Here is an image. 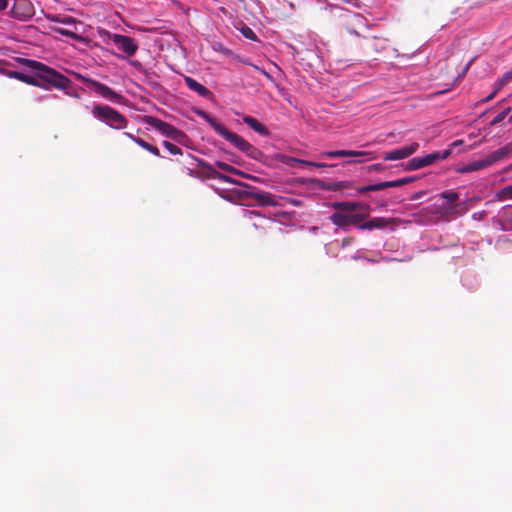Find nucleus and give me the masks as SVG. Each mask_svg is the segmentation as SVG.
<instances>
[{"label":"nucleus","instance_id":"obj_12","mask_svg":"<svg viewBox=\"0 0 512 512\" xmlns=\"http://www.w3.org/2000/svg\"><path fill=\"white\" fill-rule=\"evenodd\" d=\"M439 65L440 63L435 60L431 63L428 57H426L424 62H418V68H421L418 70L421 82L423 83L424 80L437 79L440 75L439 71L442 70V66L438 69Z\"/></svg>","mask_w":512,"mask_h":512},{"label":"nucleus","instance_id":"obj_48","mask_svg":"<svg viewBox=\"0 0 512 512\" xmlns=\"http://www.w3.org/2000/svg\"><path fill=\"white\" fill-rule=\"evenodd\" d=\"M363 161H364L363 159H359V160H348V161L344 162L343 164H344V165H347V164L361 163V162H363Z\"/></svg>","mask_w":512,"mask_h":512},{"label":"nucleus","instance_id":"obj_43","mask_svg":"<svg viewBox=\"0 0 512 512\" xmlns=\"http://www.w3.org/2000/svg\"><path fill=\"white\" fill-rule=\"evenodd\" d=\"M499 88H496L494 89V91H492L485 99H484V102H489L490 100H492L495 95L497 94Z\"/></svg>","mask_w":512,"mask_h":512},{"label":"nucleus","instance_id":"obj_11","mask_svg":"<svg viewBox=\"0 0 512 512\" xmlns=\"http://www.w3.org/2000/svg\"><path fill=\"white\" fill-rule=\"evenodd\" d=\"M370 154L371 153L368 151L339 149V150L322 151L317 155V158L319 160L337 159V158H344V157H350V158L361 157L362 158V157L369 156Z\"/></svg>","mask_w":512,"mask_h":512},{"label":"nucleus","instance_id":"obj_52","mask_svg":"<svg viewBox=\"0 0 512 512\" xmlns=\"http://www.w3.org/2000/svg\"><path fill=\"white\" fill-rule=\"evenodd\" d=\"M217 45H218L217 47H214V50L220 49V50H222V51H223V52H225V53H228V52H229V50H228V49H223V46H222V44H221V43H217Z\"/></svg>","mask_w":512,"mask_h":512},{"label":"nucleus","instance_id":"obj_4","mask_svg":"<svg viewBox=\"0 0 512 512\" xmlns=\"http://www.w3.org/2000/svg\"><path fill=\"white\" fill-rule=\"evenodd\" d=\"M91 114L98 121L116 130L126 128L129 123L123 114L105 104H94L91 108Z\"/></svg>","mask_w":512,"mask_h":512},{"label":"nucleus","instance_id":"obj_34","mask_svg":"<svg viewBox=\"0 0 512 512\" xmlns=\"http://www.w3.org/2000/svg\"><path fill=\"white\" fill-rule=\"evenodd\" d=\"M163 146L169 151V153L173 154V155H181L182 154V150L175 144L169 142V141H164L163 142Z\"/></svg>","mask_w":512,"mask_h":512},{"label":"nucleus","instance_id":"obj_21","mask_svg":"<svg viewBox=\"0 0 512 512\" xmlns=\"http://www.w3.org/2000/svg\"><path fill=\"white\" fill-rule=\"evenodd\" d=\"M242 121H243V123H245L249 128H251L253 131H255L260 136H262V137L270 136L269 129L255 117H252L250 115H244L242 117Z\"/></svg>","mask_w":512,"mask_h":512},{"label":"nucleus","instance_id":"obj_56","mask_svg":"<svg viewBox=\"0 0 512 512\" xmlns=\"http://www.w3.org/2000/svg\"><path fill=\"white\" fill-rule=\"evenodd\" d=\"M348 32L351 33V34L358 35V33L355 30H353V29H348Z\"/></svg>","mask_w":512,"mask_h":512},{"label":"nucleus","instance_id":"obj_20","mask_svg":"<svg viewBox=\"0 0 512 512\" xmlns=\"http://www.w3.org/2000/svg\"><path fill=\"white\" fill-rule=\"evenodd\" d=\"M0 73L13 79L20 80L24 83H27L29 85L34 86L36 77H35V70H32L31 73H24L17 70H5L0 68Z\"/></svg>","mask_w":512,"mask_h":512},{"label":"nucleus","instance_id":"obj_57","mask_svg":"<svg viewBox=\"0 0 512 512\" xmlns=\"http://www.w3.org/2000/svg\"><path fill=\"white\" fill-rule=\"evenodd\" d=\"M189 175H190V176H195V172H194V170L189 169Z\"/></svg>","mask_w":512,"mask_h":512},{"label":"nucleus","instance_id":"obj_9","mask_svg":"<svg viewBox=\"0 0 512 512\" xmlns=\"http://www.w3.org/2000/svg\"><path fill=\"white\" fill-rule=\"evenodd\" d=\"M106 34L116 47L127 56H133L138 51L139 46L134 38L123 34L111 33L109 31H106Z\"/></svg>","mask_w":512,"mask_h":512},{"label":"nucleus","instance_id":"obj_51","mask_svg":"<svg viewBox=\"0 0 512 512\" xmlns=\"http://www.w3.org/2000/svg\"><path fill=\"white\" fill-rule=\"evenodd\" d=\"M217 45H218L217 47H214V50L220 49V50H222V51H223V52H225V53H228V52H229V50H228V49H223V46H222V44H221V43H217Z\"/></svg>","mask_w":512,"mask_h":512},{"label":"nucleus","instance_id":"obj_53","mask_svg":"<svg viewBox=\"0 0 512 512\" xmlns=\"http://www.w3.org/2000/svg\"><path fill=\"white\" fill-rule=\"evenodd\" d=\"M448 90H449V88L444 89V90H437V91L433 92L431 95H439V94H442V93H444V92H446Z\"/></svg>","mask_w":512,"mask_h":512},{"label":"nucleus","instance_id":"obj_49","mask_svg":"<svg viewBox=\"0 0 512 512\" xmlns=\"http://www.w3.org/2000/svg\"><path fill=\"white\" fill-rule=\"evenodd\" d=\"M126 137H128L129 139H131L133 142H134V139H137L138 137L134 136L133 134L129 133V132H124L123 133Z\"/></svg>","mask_w":512,"mask_h":512},{"label":"nucleus","instance_id":"obj_55","mask_svg":"<svg viewBox=\"0 0 512 512\" xmlns=\"http://www.w3.org/2000/svg\"><path fill=\"white\" fill-rule=\"evenodd\" d=\"M505 172H510L512 171V163L510 165H508L505 169H504Z\"/></svg>","mask_w":512,"mask_h":512},{"label":"nucleus","instance_id":"obj_46","mask_svg":"<svg viewBox=\"0 0 512 512\" xmlns=\"http://www.w3.org/2000/svg\"><path fill=\"white\" fill-rule=\"evenodd\" d=\"M409 168H410L411 170L416 169V158H411V159L409 160Z\"/></svg>","mask_w":512,"mask_h":512},{"label":"nucleus","instance_id":"obj_54","mask_svg":"<svg viewBox=\"0 0 512 512\" xmlns=\"http://www.w3.org/2000/svg\"><path fill=\"white\" fill-rule=\"evenodd\" d=\"M462 143H463V141H462V140H456V141H454V142L452 143V146H458V145H460V144H462Z\"/></svg>","mask_w":512,"mask_h":512},{"label":"nucleus","instance_id":"obj_45","mask_svg":"<svg viewBox=\"0 0 512 512\" xmlns=\"http://www.w3.org/2000/svg\"><path fill=\"white\" fill-rule=\"evenodd\" d=\"M129 63H130V65H132L133 67H135L137 69L142 67V64L137 60H131Z\"/></svg>","mask_w":512,"mask_h":512},{"label":"nucleus","instance_id":"obj_44","mask_svg":"<svg viewBox=\"0 0 512 512\" xmlns=\"http://www.w3.org/2000/svg\"><path fill=\"white\" fill-rule=\"evenodd\" d=\"M9 1L8 0H0V11H4L8 8Z\"/></svg>","mask_w":512,"mask_h":512},{"label":"nucleus","instance_id":"obj_25","mask_svg":"<svg viewBox=\"0 0 512 512\" xmlns=\"http://www.w3.org/2000/svg\"><path fill=\"white\" fill-rule=\"evenodd\" d=\"M488 167H490V165L485 157L483 159L476 160V161L466 164L465 166H463L461 168L460 171L463 173H468V172L479 171V170H482V169H485Z\"/></svg>","mask_w":512,"mask_h":512},{"label":"nucleus","instance_id":"obj_36","mask_svg":"<svg viewBox=\"0 0 512 512\" xmlns=\"http://www.w3.org/2000/svg\"><path fill=\"white\" fill-rule=\"evenodd\" d=\"M510 81H512V70H510V71L506 72V73L504 74V76H503L501 79H499V80H498V82H497V85H498V86H497V88H499V89H500L503 85H505L506 83H508V82H510Z\"/></svg>","mask_w":512,"mask_h":512},{"label":"nucleus","instance_id":"obj_39","mask_svg":"<svg viewBox=\"0 0 512 512\" xmlns=\"http://www.w3.org/2000/svg\"><path fill=\"white\" fill-rule=\"evenodd\" d=\"M301 167L315 168V161L301 159Z\"/></svg>","mask_w":512,"mask_h":512},{"label":"nucleus","instance_id":"obj_10","mask_svg":"<svg viewBox=\"0 0 512 512\" xmlns=\"http://www.w3.org/2000/svg\"><path fill=\"white\" fill-rule=\"evenodd\" d=\"M35 13L34 5L30 0H14L9 15L19 21L30 20Z\"/></svg>","mask_w":512,"mask_h":512},{"label":"nucleus","instance_id":"obj_23","mask_svg":"<svg viewBox=\"0 0 512 512\" xmlns=\"http://www.w3.org/2000/svg\"><path fill=\"white\" fill-rule=\"evenodd\" d=\"M390 219L384 217H374L369 219L366 222H363L357 226L358 229L361 230H373V229H383L388 226Z\"/></svg>","mask_w":512,"mask_h":512},{"label":"nucleus","instance_id":"obj_50","mask_svg":"<svg viewBox=\"0 0 512 512\" xmlns=\"http://www.w3.org/2000/svg\"><path fill=\"white\" fill-rule=\"evenodd\" d=\"M217 45H218L217 47H214V50L220 49V50H222V51H223V52H225V53H228V52H229V50H228V49H223V46H222V44H221V43H217Z\"/></svg>","mask_w":512,"mask_h":512},{"label":"nucleus","instance_id":"obj_33","mask_svg":"<svg viewBox=\"0 0 512 512\" xmlns=\"http://www.w3.org/2000/svg\"><path fill=\"white\" fill-rule=\"evenodd\" d=\"M496 197L498 200H506V199H512V184L504 187L501 189L497 194Z\"/></svg>","mask_w":512,"mask_h":512},{"label":"nucleus","instance_id":"obj_13","mask_svg":"<svg viewBox=\"0 0 512 512\" xmlns=\"http://www.w3.org/2000/svg\"><path fill=\"white\" fill-rule=\"evenodd\" d=\"M188 155L193 160H195L198 163L199 166H201L204 169V171H205L204 175H205L206 178H208V179H217V180H220V181H223V182H228V183H237L231 177L218 172L211 164H209L208 162L204 161L203 159H199L197 157H194L191 154H188Z\"/></svg>","mask_w":512,"mask_h":512},{"label":"nucleus","instance_id":"obj_35","mask_svg":"<svg viewBox=\"0 0 512 512\" xmlns=\"http://www.w3.org/2000/svg\"><path fill=\"white\" fill-rule=\"evenodd\" d=\"M510 112V108H506L505 110H503L502 112H500L499 114H497L493 120L491 121V125L492 126H495L497 125L498 123H500L501 121H503L506 116L509 114Z\"/></svg>","mask_w":512,"mask_h":512},{"label":"nucleus","instance_id":"obj_58","mask_svg":"<svg viewBox=\"0 0 512 512\" xmlns=\"http://www.w3.org/2000/svg\"><path fill=\"white\" fill-rule=\"evenodd\" d=\"M311 52L318 58L317 51H311Z\"/></svg>","mask_w":512,"mask_h":512},{"label":"nucleus","instance_id":"obj_29","mask_svg":"<svg viewBox=\"0 0 512 512\" xmlns=\"http://www.w3.org/2000/svg\"><path fill=\"white\" fill-rule=\"evenodd\" d=\"M277 159L284 165L294 168L300 166L301 159L286 154H278Z\"/></svg>","mask_w":512,"mask_h":512},{"label":"nucleus","instance_id":"obj_32","mask_svg":"<svg viewBox=\"0 0 512 512\" xmlns=\"http://www.w3.org/2000/svg\"><path fill=\"white\" fill-rule=\"evenodd\" d=\"M368 47L372 48L376 52H380L386 47V40L384 39H371L368 41Z\"/></svg>","mask_w":512,"mask_h":512},{"label":"nucleus","instance_id":"obj_42","mask_svg":"<svg viewBox=\"0 0 512 512\" xmlns=\"http://www.w3.org/2000/svg\"><path fill=\"white\" fill-rule=\"evenodd\" d=\"M148 152H150L151 154H153L155 156L161 157L160 151L156 146L152 145Z\"/></svg>","mask_w":512,"mask_h":512},{"label":"nucleus","instance_id":"obj_2","mask_svg":"<svg viewBox=\"0 0 512 512\" xmlns=\"http://www.w3.org/2000/svg\"><path fill=\"white\" fill-rule=\"evenodd\" d=\"M320 184V187L327 191L342 192L346 196H358L371 191H380L386 188L398 187L405 182V180L385 181L376 184L355 187L352 181H335L331 183H324L320 180H315Z\"/></svg>","mask_w":512,"mask_h":512},{"label":"nucleus","instance_id":"obj_19","mask_svg":"<svg viewBox=\"0 0 512 512\" xmlns=\"http://www.w3.org/2000/svg\"><path fill=\"white\" fill-rule=\"evenodd\" d=\"M183 79H184L186 86L190 90L197 93L200 97L205 98V99H210L213 96L212 92L206 86L199 83L194 78H192L190 76H184Z\"/></svg>","mask_w":512,"mask_h":512},{"label":"nucleus","instance_id":"obj_27","mask_svg":"<svg viewBox=\"0 0 512 512\" xmlns=\"http://www.w3.org/2000/svg\"><path fill=\"white\" fill-rule=\"evenodd\" d=\"M235 28L242 34L243 37H245L248 40L251 41H257L258 37L256 33L253 31L252 28H250L248 25H246L243 22H239L235 25Z\"/></svg>","mask_w":512,"mask_h":512},{"label":"nucleus","instance_id":"obj_7","mask_svg":"<svg viewBox=\"0 0 512 512\" xmlns=\"http://www.w3.org/2000/svg\"><path fill=\"white\" fill-rule=\"evenodd\" d=\"M441 197L445 200L442 208L444 210L443 214L446 217H455L467 212L468 207L466 202H457L459 199L457 192L445 191L441 194Z\"/></svg>","mask_w":512,"mask_h":512},{"label":"nucleus","instance_id":"obj_17","mask_svg":"<svg viewBox=\"0 0 512 512\" xmlns=\"http://www.w3.org/2000/svg\"><path fill=\"white\" fill-rule=\"evenodd\" d=\"M242 215L244 218L254 220L253 226L256 229L265 228L266 223H270V218H267L265 215L261 213L260 210L256 209H242Z\"/></svg>","mask_w":512,"mask_h":512},{"label":"nucleus","instance_id":"obj_16","mask_svg":"<svg viewBox=\"0 0 512 512\" xmlns=\"http://www.w3.org/2000/svg\"><path fill=\"white\" fill-rule=\"evenodd\" d=\"M451 154V149L433 152L423 157H418V169L434 164L435 162L448 158Z\"/></svg>","mask_w":512,"mask_h":512},{"label":"nucleus","instance_id":"obj_41","mask_svg":"<svg viewBox=\"0 0 512 512\" xmlns=\"http://www.w3.org/2000/svg\"><path fill=\"white\" fill-rule=\"evenodd\" d=\"M63 91L65 92L66 95H68L70 97L80 98V95L77 91L71 90V86L68 89L63 90Z\"/></svg>","mask_w":512,"mask_h":512},{"label":"nucleus","instance_id":"obj_8","mask_svg":"<svg viewBox=\"0 0 512 512\" xmlns=\"http://www.w3.org/2000/svg\"><path fill=\"white\" fill-rule=\"evenodd\" d=\"M78 77L86 82L88 88L93 90L97 95L112 103H120L122 96L108 85L94 79L83 77L81 75H78Z\"/></svg>","mask_w":512,"mask_h":512},{"label":"nucleus","instance_id":"obj_1","mask_svg":"<svg viewBox=\"0 0 512 512\" xmlns=\"http://www.w3.org/2000/svg\"><path fill=\"white\" fill-rule=\"evenodd\" d=\"M31 70H35V87L50 91L52 89L66 90L72 86V81L56 69L37 60H25Z\"/></svg>","mask_w":512,"mask_h":512},{"label":"nucleus","instance_id":"obj_5","mask_svg":"<svg viewBox=\"0 0 512 512\" xmlns=\"http://www.w3.org/2000/svg\"><path fill=\"white\" fill-rule=\"evenodd\" d=\"M369 215V209H362L359 212H333L329 219L337 227L342 230H349L350 227H357L362 220Z\"/></svg>","mask_w":512,"mask_h":512},{"label":"nucleus","instance_id":"obj_28","mask_svg":"<svg viewBox=\"0 0 512 512\" xmlns=\"http://www.w3.org/2000/svg\"><path fill=\"white\" fill-rule=\"evenodd\" d=\"M195 113L202 118L204 121H206L214 131L218 129V127L221 125V123L216 120L213 116H211L208 112L202 110V109H196Z\"/></svg>","mask_w":512,"mask_h":512},{"label":"nucleus","instance_id":"obj_15","mask_svg":"<svg viewBox=\"0 0 512 512\" xmlns=\"http://www.w3.org/2000/svg\"><path fill=\"white\" fill-rule=\"evenodd\" d=\"M415 145V143H412L411 145L408 146L395 148L390 151H385L382 157L385 161H397L405 159L413 153Z\"/></svg>","mask_w":512,"mask_h":512},{"label":"nucleus","instance_id":"obj_26","mask_svg":"<svg viewBox=\"0 0 512 512\" xmlns=\"http://www.w3.org/2000/svg\"><path fill=\"white\" fill-rule=\"evenodd\" d=\"M51 30L57 34L68 37L74 41L80 42L83 40V37L79 33H77V30H75V29L72 30V29H66V28H61V27H51Z\"/></svg>","mask_w":512,"mask_h":512},{"label":"nucleus","instance_id":"obj_37","mask_svg":"<svg viewBox=\"0 0 512 512\" xmlns=\"http://www.w3.org/2000/svg\"><path fill=\"white\" fill-rule=\"evenodd\" d=\"M134 143H136L137 145H139L141 148L145 149L146 151H149V149L151 148V144H149L148 142H146L144 139L142 138H137V139H134Z\"/></svg>","mask_w":512,"mask_h":512},{"label":"nucleus","instance_id":"obj_47","mask_svg":"<svg viewBox=\"0 0 512 512\" xmlns=\"http://www.w3.org/2000/svg\"><path fill=\"white\" fill-rule=\"evenodd\" d=\"M469 66H470V63H468V64L463 68L462 73H461V74H459L457 78H462V77L466 74L467 70L469 69Z\"/></svg>","mask_w":512,"mask_h":512},{"label":"nucleus","instance_id":"obj_40","mask_svg":"<svg viewBox=\"0 0 512 512\" xmlns=\"http://www.w3.org/2000/svg\"><path fill=\"white\" fill-rule=\"evenodd\" d=\"M58 96L56 94H47V95H42V96H39L36 101L37 102H41V101H44V100H47V99H56Z\"/></svg>","mask_w":512,"mask_h":512},{"label":"nucleus","instance_id":"obj_14","mask_svg":"<svg viewBox=\"0 0 512 512\" xmlns=\"http://www.w3.org/2000/svg\"><path fill=\"white\" fill-rule=\"evenodd\" d=\"M215 132L238 150H242L247 142L243 137L230 131L223 124H221Z\"/></svg>","mask_w":512,"mask_h":512},{"label":"nucleus","instance_id":"obj_18","mask_svg":"<svg viewBox=\"0 0 512 512\" xmlns=\"http://www.w3.org/2000/svg\"><path fill=\"white\" fill-rule=\"evenodd\" d=\"M332 208L336 212H359L362 209H369L366 204L356 201H336L332 203Z\"/></svg>","mask_w":512,"mask_h":512},{"label":"nucleus","instance_id":"obj_22","mask_svg":"<svg viewBox=\"0 0 512 512\" xmlns=\"http://www.w3.org/2000/svg\"><path fill=\"white\" fill-rule=\"evenodd\" d=\"M45 18L49 22L60 23L63 25L71 26L77 30V26L81 25V21L69 15L45 14Z\"/></svg>","mask_w":512,"mask_h":512},{"label":"nucleus","instance_id":"obj_6","mask_svg":"<svg viewBox=\"0 0 512 512\" xmlns=\"http://www.w3.org/2000/svg\"><path fill=\"white\" fill-rule=\"evenodd\" d=\"M144 122L156 129L163 136L170 138L178 143H183V141L187 139V135L183 131L157 117L145 116Z\"/></svg>","mask_w":512,"mask_h":512},{"label":"nucleus","instance_id":"obj_31","mask_svg":"<svg viewBox=\"0 0 512 512\" xmlns=\"http://www.w3.org/2000/svg\"><path fill=\"white\" fill-rule=\"evenodd\" d=\"M215 166L218 167L219 169L223 170V171L230 172V173H233V174H239L241 176L247 177L245 173L240 172L238 169H236L235 167L231 166L228 163H225V162H222V161H216L215 162Z\"/></svg>","mask_w":512,"mask_h":512},{"label":"nucleus","instance_id":"obj_30","mask_svg":"<svg viewBox=\"0 0 512 512\" xmlns=\"http://www.w3.org/2000/svg\"><path fill=\"white\" fill-rule=\"evenodd\" d=\"M241 152L245 153L248 157L252 158V159H259V157L261 156V151L256 148L255 146H253L252 144H250L248 141L246 142L245 146L243 147L242 150H240Z\"/></svg>","mask_w":512,"mask_h":512},{"label":"nucleus","instance_id":"obj_3","mask_svg":"<svg viewBox=\"0 0 512 512\" xmlns=\"http://www.w3.org/2000/svg\"><path fill=\"white\" fill-rule=\"evenodd\" d=\"M239 184L242 186V189L239 191V196L243 201H245L246 206L268 207L278 206L280 204V198L269 192L263 191L249 184Z\"/></svg>","mask_w":512,"mask_h":512},{"label":"nucleus","instance_id":"obj_38","mask_svg":"<svg viewBox=\"0 0 512 512\" xmlns=\"http://www.w3.org/2000/svg\"><path fill=\"white\" fill-rule=\"evenodd\" d=\"M336 167V164H327L321 161H315V168L325 169V168H333Z\"/></svg>","mask_w":512,"mask_h":512},{"label":"nucleus","instance_id":"obj_24","mask_svg":"<svg viewBox=\"0 0 512 512\" xmlns=\"http://www.w3.org/2000/svg\"><path fill=\"white\" fill-rule=\"evenodd\" d=\"M512 153V143L505 145L504 147L497 149L486 156V159L490 166L498 161L507 158Z\"/></svg>","mask_w":512,"mask_h":512}]
</instances>
